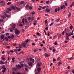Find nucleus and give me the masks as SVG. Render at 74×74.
<instances>
[{
	"label": "nucleus",
	"mask_w": 74,
	"mask_h": 74,
	"mask_svg": "<svg viewBox=\"0 0 74 74\" xmlns=\"http://www.w3.org/2000/svg\"><path fill=\"white\" fill-rule=\"evenodd\" d=\"M54 44L55 45H58V44H57V41H56L54 42Z\"/></svg>",
	"instance_id": "obj_40"
},
{
	"label": "nucleus",
	"mask_w": 74,
	"mask_h": 74,
	"mask_svg": "<svg viewBox=\"0 0 74 74\" xmlns=\"http://www.w3.org/2000/svg\"><path fill=\"white\" fill-rule=\"evenodd\" d=\"M4 3V1L3 0H1L0 1V3Z\"/></svg>",
	"instance_id": "obj_35"
},
{
	"label": "nucleus",
	"mask_w": 74,
	"mask_h": 74,
	"mask_svg": "<svg viewBox=\"0 0 74 74\" xmlns=\"http://www.w3.org/2000/svg\"><path fill=\"white\" fill-rule=\"evenodd\" d=\"M8 37L9 39H10V38H11V37L10 36H8Z\"/></svg>",
	"instance_id": "obj_58"
},
{
	"label": "nucleus",
	"mask_w": 74,
	"mask_h": 74,
	"mask_svg": "<svg viewBox=\"0 0 74 74\" xmlns=\"http://www.w3.org/2000/svg\"><path fill=\"white\" fill-rule=\"evenodd\" d=\"M11 8L12 9V10H14L16 9V6H14L13 5H12L11 6Z\"/></svg>",
	"instance_id": "obj_6"
},
{
	"label": "nucleus",
	"mask_w": 74,
	"mask_h": 74,
	"mask_svg": "<svg viewBox=\"0 0 74 74\" xmlns=\"http://www.w3.org/2000/svg\"><path fill=\"white\" fill-rule=\"evenodd\" d=\"M10 32H13V30H12V28H10Z\"/></svg>",
	"instance_id": "obj_29"
},
{
	"label": "nucleus",
	"mask_w": 74,
	"mask_h": 74,
	"mask_svg": "<svg viewBox=\"0 0 74 74\" xmlns=\"http://www.w3.org/2000/svg\"><path fill=\"white\" fill-rule=\"evenodd\" d=\"M26 44H27V43L26 42H24V43H22L21 44V45L23 46L24 47H25L26 45Z\"/></svg>",
	"instance_id": "obj_3"
},
{
	"label": "nucleus",
	"mask_w": 74,
	"mask_h": 74,
	"mask_svg": "<svg viewBox=\"0 0 74 74\" xmlns=\"http://www.w3.org/2000/svg\"><path fill=\"white\" fill-rule=\"evenodd\" d=\"M29 10H32V7L31 6H29Z\"/></svg>",
	"instance_id": "obj_57"
},
{
	"label": "nucleus",
	"mask_w": 74,
	"mask_h": 74,
	"mask_svg": "<svg viewBox=\"0 0 74 74\" xmlns=\"http://www.w3.org/2000/svg\"><path fill=\"white\" fill-rule=\"evenodd\" d=\"M29 7V6L28 5H27L26 6V8H28Z\"/></svg>",
	"instance_id": "obj_38"
},
{
	"label": "nucleus",
	"mask_w": 74,
	"mask_h": 74,
	"mask_svg": "<svg viewBox=\"0 0 74 74\" xmlns=\"http://www.w3.org/2000/svg\"><path fill=\"white\" fill-rule=\"evenodd\" d=\"M6 36H9V33H7L6 34Z\"/></svg>",
	"instance_id": "obj_56"
},
{
	"label": "nucleus",
	"mask_w": 74,
	"mask_h": 74,
	"mask_svg": "<svg viewBox=\"0 0 74 74\" xmlns=\"http://www.w3.org/2000/svg\"><path fill=\"white\" fill-rule=\"evenodd\" d=\"M62 64V62H58V65L59 66H60V64Z\"/></svg>",
	"instance_id": "obj_28"
},
{
	"label": "nucleus",
	"mask_w": 74,
	"mask_h": 74,
	"mask_svg": "<svg viewBox=\"0 0 74 74\" xmlns=\"http://www.w3.org/2000/svg\"><path fill=\"white\" fill-rule=\"evenodd\" d=\"M66 37L67 40H69V36H66Z\"/></svg>",
	"instance_id": "obj_36"
},
{
	"label": "nucleus",
	"mask_w": 74,
	"mask_h": 74,
	"mask_svg": "<svg viewBox=\"0 0 74 74\" xmlns=\"http://www.w3.org/2000/svg\"><path fill=\"white\" fill-rule=\"evenodd\" d=\"M45 56L46 57H49L50 56V55H49L48 54H47V53H46L45 54Z\"/></svg>",
	"instance_id": "obj_10"
},
{
	"label": "nucleus",
	"mask_w": 74,
	"mask_h": 74,
	"mask_svg": "<svg viewBox=\"0 0 74 74\" xmlns=\"http://www.w3.org/2000/svg\"><path fill=\"white\" fill-rule=\"evenodd\" d=\"M12 74H16V73H15V72H14V71H13V72H12Z\"/></svg>",
	"instance_id": "obj_64"
},
{
	"label": "nucleus",
	"mask_w": 74,
	"mask_h": 74,
	"mask_svg": "<svg viewBox=\"0 0 74 74\" xmlns=\"http://www.w3.org/2000/svg\"><path fill=\"white\" fill-rule=\"evenodd\" d=\"M69 18H70L71 17V13L70 12L68 15Z\"/></svg>",
	"instance_id": "obj_25"
},
{
	"label": "nucleus",
	"mask_w": 74,
	"mask_h": 74,
	"mask_svg": "<svg viewBox=\"0 0 74 74\" xmlns=\"http://www.w3.org/2000/svg\"><path fill=\"white\" fill-rule=\"evenodd\" d=\"M14 52H15L16 54H18V49H15L14 50Z\"/></svg>",
	"instance_id": "obj_15"
},
{
	"label": "nucleus",
	"mask_w": 74,
	"mask_h": 74,
	"mask_svg": "<svg viewBox=\"0 0 74 74\" xmlns=\"http://www.w3.org/2000/svg\"><path fill=\"white\" fill-rule=\"evenodd\" d=\"M3 20L2 19H0V22H3Z\"/></svg>",
	"instance_id": "obj_62"
},
{
	"label": "nucleus",
	"mask_w": 74,
	"mask_h": 74,
	"mask_svg": "<svg viewBox=\"0 0 74 74\" xmlns=\"http://www.w3.org/2000/svg\"><path fill=\"white\" fill-rule=\"evenodd\" d=\"M70 60H73V59H74V57H71L68 58Z\"/></svg>",
	"instance_id": "obj_24"
},
{
	"label": "nucleus",
	"mask_w": 74,
	"mask_h": 74,
	"mask_svg": "<svg viewBox=\"0 0 74 74\" xmlns=\"http://www.w3.org/2000/svg\"><path fill=\"white\" fill-rule=\"evenodd\" d=\"M61 36H62V35L59 34L58 36V38L59 39V38H61Z\"/></svg>",
	"instance_id": "obj_22"
},
{
	"label": "nucleus",
	"mask_w": 74,
	"mask_h": 74,
	"mask_svg": "<svg viewBox=\"0 0 74 74\" xmlns=\"http://www.w3.org/2000/svg\"><path fill=\"white\" fill-rule=\"evenodd\" d=\"M6 48H8V49H9L10 47L9 46H7L6 47Z\"/></svg>",
	"instance_id": "obj_63"
},
{
	"label": "nucleus",
	"mask_w": 74,
	"mask_h": 74,
	"mask_svg": "<svg viewBox=\"0 0 74 74\" xmlns=\"http://www.w3.org/2000/svg\"><path fill=\"white\" fill-rule=\"evenodd\" d=\"M34 19V17H32L31 19V21H33Z\"/></svg>",
	"instance_id": "obj_53"
},
{
	"label": "nucleus",
	"mask_w": 74,
	"mask_h": 74,
	"mask_svg": "<svg viewBox=\"0 0 74 74\" xmlns=\"http://www.w3.org/2000/svg\"><path fill=\"white\" fill-rule=\"evenodd\" d=\"M24 21H25V22H24ZM25 22L26 23H28L27 20V19H25L24 20V18H23L22 19V22L23 24V25H24V24H26L25 23Z\"/></svg>",
	"instance_id": "obj_1"
},
{
	"label": "nucleus",
	"mask_w": 74,
	"mask_h": 74,
	"mask_svg": "<svg viewBox=\"0 0 74 74\" xmlns=\"http://www.w3.org/2000/svg\"><path fill=\"white\" fill-rule=\"evenodd\" d=\"M11 38L13 39V38H14V34H12L11 36Z\"/></svg>",
	"instance_id": "obj_21"
},
{
	"label": "nucleus",
	"mask_w": 74,
	"mask_h": 74,
	"mask_svg": "<svg viewBox=\"0 0 74 74\" xmlns=\"http://www.w3.org/2000/svg\"><path fill=\"white\" fill-rule=\"evenodd\" d=\"M53 25V22L50 25V26H51L52 25Z\"/></svg>",
	"instance_id": "obj_48"
},
{
	"label": "nucleus",
	"mask_w": 74,
	"mask_h": 74,
	"mask_svg": "<svg viewBox=\"0 0 74 74\" xmlns=\"http://www.w3.org/2000/svg\"><path fill=\"white\" fill-rule=\"evenodd\" d=\"M15 26H16V25L14 24L13 25V26L12 27V29L13 30H15Z\"/></svg>",
	"instance_id": "obj_8"
},
{
	"label": "nucleus",
	"mask_w": 74,
	"mask_h": 74,
	"mask_svg": "<svg viewBox=\"0 0 74 74\" xmlns=\"http://www.w3.org/2000/svg\"><path fill=\"white\" fill-rule=\"evenodd\" d=\"M15 34H19L20 33V31L19 30H18V29H16L15 30Z\"/></svg>",
	"instance_id": "obj_2"
},
{
	"label": "nucleus",
	"mask_w": 74,
	"mask_h": 74,
	"mask_svg": "<svg viewBox=\"0 0 74 74\" xmlns=\"http://www.w3.org/2000/svg\"><path fill=\"white\" fill-rule=\"evenodd\" d=\"M5 5V3H4L2 4L1 5H2V6H4V5Z\"/></svg>",
	"instance_id": "obj_54"
},
{
	"label": "nucleus",
	"mask_w": 74,
	"mask_h": 74,
	"mask_svg": "<svg viewBox=\"0 0 74 74\" xmlns=\"http://www.w3.org/2000/svg\"><path fill=\"white\" fill-rule=\"evenodd\" d=\"M20 26H21V27H23V25L22 24L20 23L19 24Z\"/></svg>",
	"instance_id": "obj_42"
},
{
	"label": "nucleus",
	"mask_w": 74,
	"mask_h": 74,
	"mask_svg": "<svg viewBox=\"0 0 74 74\" xmlns=\"http://www.w3.org/2000/svg\"><path fill=\"white\" fill-rule=\"evenodd\" d=\"M59 10H60V7H58V8H56L55 10V12H56L58 11H59Z\"/></svg>",
	"instance_id": "obj_7"
},
{
	"label": "nucleus",
	"mask_w": 74,
	"mask_h": 74,
	"mask_svg": "<svg viewBox=\"0 0 74 74\" xmlns=\"http://www.w3.org/2000/svg\"><path fill=\"white\" fill-rule=\"evenodd\" d=\"M4 15H5V16H6V17H10V16L9 15H8L5 12L4 13Z\"/></svg>",
	"instance_id": "obj_11"
},
{
	"label": "nucleus",
	"mask_w": 74,
	"mask_h": 74,
	"mask_svg": "<svg viewBox=\"0 0 74 74\" xmlns=\"http://www.w3.org/2000/svg\"><path fill=\"white\" fill-rule=\"evenodd\" d=\"M23 3H24V1H22L20 2L21 4H23Z\"/></svg>",
	"instance_id": "obj_33"
},
{
	"label": "nucleus",
	"mask_w": 74,
	"mask_h": 74,
	"mask_svg": "<svg viewBox=\"0 0 74 74\" xmlns=\"http://www.w3.org/2000/svg\"><path fill=\"white\" fill-rule=\"evenodd\" d=\"M41 64H42V63H38L37 66L38 67H40V66L41 65Z\"/></svg>",
	"instance_id": "obj_13"
},
{
	"label": "nucleus",
	"mask_w": 74,
	"mask_h": 74,
	"mask_svg": "<svg viewBox=\"0 0 74 74\" xmlns=\"http://www.w3.org/2000/svg\"><path fill=\"white\" fill-rule=\"evenodd\" d=\"M29 60L31 62H32V57L30 58Z\"/></svg>",
	"instance_id": "obj_50"
},
{
	"label": "nucleus",
	"mask_w": 74,
	"mask_h": 74,
	"mask_svg": "<svg viewBox=\"0 0 74 74\" xmlns=\"http://www.w3.org/2000/svg\"><path fill=\"white\" fill-rule=\"evenodd\" d=\"M18 45V43H16L15 44H13V46H16V45Z\"/></svg>",
	"instance_id": "obj_46"
},
{
	"label": "nucleus",
	"mask_w": 74,
	"mask_h": 74,
	"mask_svg": "<svg viewBox=\"0 0 74 74\" xmlns=\"http://www.w3.org/2000/svg\"><path fill=\"white\" fill-rule=\"evenodd\" d=\"M60 21V18H58L56 20V22H59Z\"/></svg>",
	"instance_id": "obj_45"
},
{
	"label": "nucleus",
	"mask_w": 74,
	"mask_h": 74,
	"mask_svg": "<svg viewBox=\"0 0 74 74\" xmlns=\"http://www.w3.org/2000/svg\"><path fill=\"white\" fill-rule=\"evenodd\" d=\"M45 11H46L47 12H50V10L47 8L45 10Z\"/></svg>",
	"instance_id": "obj_16"
},
{
	"label": "nucleus",
	"mask_w": 74,
	"mask_h": 74,
	"mask_svg": "<svg viewBox=\"0 0 74 74\" xmlns=\"http://www.w3.org/2000/svg\"><path fill=\"white\" fill-rule=\"evenodd\" d=\"M4 45H5V46H7L8 45V43H5L3 44Z\"/></svg>",
	"instance_id": "obj_34"
},
{
	"label": "nucleus",
	"mask_w": 74,
	"mask_h": 74,
	"mask_svg": "<svg viewBox=\"0 0 74 74\" xmlns=\"http://www.w3.org/2000/svg\"><path fill=\"white\" fill-rule=\"evenodd\" d=\"M37 35V36H41V34L40 33H36Z\"/></svg>",
	"instance_id": "obj_17"
},
{
	"label": "nucleus",
	"mask_w": 74,
	"mask_h": 74,
	"mask_svg": "<svg viewBox=\"0 0 74 74\" xmlns=\"http://www.w3.org/2000/svg\"><path fill=\"white\" fill-rule=\"evenodd\" d=\"M22 44H21V45H19V48H22Z\"/></svg>",
	"instance_id": "obj_43"
},
{
	"label": "nucleus",
	"mask_w": 74,
	"mask_h": 74,
	"mask_svg": "<svg viewBox=\"0 0 74 74\" xmlns=\"http://www.w3.org/2000/svg\"><path fill=\"white\" fill-rule=\"evenodd\" d=\"M16 68H17V69H21L22 68V67L19 64L16 65Z\"/></svg>",
	"instance_id": "obj_4"
},
{
	"label": "nucleus",
	"mask_w": 74,
	"mask_h": 74,
	"mask_svg": "<svg viewBox=\"0 0 74 74\" xmlns=\"http://www.w3.org/2000/svg\"><path fill=\"white\" fill-rule=\"evenodd\" d=\"M38 49H35L34 50V52H37V51H38Z\"/></svg>",
	"instance_id": "obj_32"
},
{
	"label": "nucleus",
	"mask_w": 74,
	"mask_h": 74,
	"mask_svg": "<svg viewBox=\"0 0 74 74\" xmlns=\"http://www.w3.org/2000/svg\"><path fill=\"white\" fill-rule=\"evenodd\" d=\"M7 9H8V10L9 11H11V9H10V8H8Z\"/></svg>",
	"instance_id": "obj_41"
},
{
	"label": "nucleus",
	"mask_w": 74,
	"mask_h": 74,
	"mask_svg": "<svg viewBox=\"0 0 74 74\" xmlns=\"http://www.w3.org/2000/svg\"><path fill=\"white\" fill-rule=\"evenodd\" d=\"M28 21H30V19H31V17H30L29 16L28 17Z\"/></svg>",
	"instance_id": "obj_39"
},
{
	"label": "nucleus",
	"mask_w": 74,
	"mask_h": 74,
	"mask_svg": "<svg viewBox=\"0 0 74 74\" xmlns=\"http://www.w3.org/2000/svg\"><path fill=\"white\" fill-rule=\"evenodd\" d=\"M46 8V7L45 6H43L42 7V10H44V9H45Z\"/></svg>",
	"instance_id": "obj_55"
},
{
	"label": "nucleus",
	"mask_w": 74,
	"mask_h": 74,
	"mask_svg": "<svg viewBox=\"0 0 74 74\" xmlns=\"http://www.w3.org/2000/svg\"><path fill=\"white\" fill-rule=\"evenodd\" d=\"M41 68L40 67H38L37 68V71L38 72V73H39L40 71H41Z\"/></svg>",
	"instance_id": "obj_5"
},
{
	"label": "nucleus",
	"mask_w": 74,
	"mask_h": 74,
	"mask_svg": "<svg viewBox=\"0 0 74 74\" xmlns=\"http://www.w3.org/2000/svg\"><path fill=\"white\" fill-rule=\"evenodd\" d=\"M2 59L3 60H5V58L2 57Z\"/></svg>",
	"instance_id": "obj_59"
},
{
	"label": "nucleus",
	"mask_w": 74,
	"mask_h": 74,
	"mask_svg": "<svg viewBox=\"0 0 74 74\" xmlns=\"http://www.w3.org/2000/svg\"><path fill=\"white\" fill-rule=\"evenodd\" d=\"M10 52L11 53H13V52H14V51L13 50H11L10 51Z\"/></svg>",
	"instance_id": "obj_61"
},
{
	"label": "nucleus",
	"mask_w": 74,
	"mask_h": 74,
	"mask_svg": "<svg viewBox=\"0 0 74 74\" xmlns=\"http://www.w3.org/2000/svg\"><path fill=\"white\" fill-rule=\"evenodd\" d=\"M66 8V6H65V5H63L62 6H61L60 7V8L61 9V10H62L63 8Z\"/></svg>",
	"instance_id": "obj_12"
},
{
	"label": "nucleus",
	"mask_w": 74,
	"mask_h": 74,
	"mask_svg": "<svg viewBox=\"0 0 74 74\" xmlns=\"http://www.w3.org/2000/svg\"><path fill=\"white\" fill-rule=\"evenodd\" d=\"M69 30V29H67L66 28L65 29L64 32L65 33H67V31Z\"/></svg>",
	"instance_id": "obj_20"
},
{
	"label": "nucleus",
	"mask_w": 74,
	"mask_h": 74,
	"mask_svg": "<svg viewBox=\"0 0 74 74\" xmlns=\"http://www.w3.org/2000/svg\"><path fill=\"white\" fill-rule=\"evenodd\" d=\"M25 66L26 67V68H27L28 67V66H27L26 64H25Z\"/></svg>",
	"instance_id": "obj_44"
},
{
	"label": "nucleus",
	"mask_w": 74,
	"mask_h": 74,
	"mask_svg": "<svg viewBox=\"0 0 74 74\" xmlns=\"http://www.w3.org/2000/svg\"><path fill=\"white\" fill-rule=\"evenodd\" d=\"M25 70L26 71H29V70L27 69V68H25Z\"/></svg>",
	"instance_id": "obj_23"
},
{
	"label": "nucleus",
	"mask_w": 74,
	"mask_h": 74,
	"mask_svg": "<svg viewBox=\"0 0 74 74\" xmlns=\"http://www.w3.org/2000/svg\"><path fill=\"white\" fill-rule=\"evenodd\" d=\"M73 26L72 25H71L70 27V29H71V30H72V29H73Z\"/></svg>",
	"instance_id": "obj_49"
},
{
	"label": "nucleus",
	"mask_w": 74,
	"mask_h": 74,
	"mask_svg": "<svg viewBox=\"0 0 74 74\" xmlns=\"http://www.w3.org/2000/svg\"><path fill=\"white\" fill-rule=\"evenodd\" d=\"M65 36H69V34L67 32H66Z\"/></svg>",
	"instance_id": "obj_51"
},
{
	"label": "nucleus",
	"mask_w": 74,
	"mask_h": 74,
	"mask_svg": "<svg viewBox=\"0 0 74 74\" xmlns=\"http://www.w3.org/2000/svg\"><path fill=\"white\" fill-rule=\"evenodd\" d=\"M34 26H36V25H37V23H34Z\"/></svg>",
	"instance_id": "obj_47"
},
{
	"label": "nucleus",
	"mask_w": 74,
	"mask_h": 74,
	"mask_svg": "<svg viewBox=\"0 0 74 74\" xmlns=\"http://www.w3.org/2000/svg\"><path fill=\"white\" fill-rule=\"evenodd\" d=\"M4 37V35L1 34V39L2 40L3 38Z\"/></svg>",
	"instance_id": "obj_9"
},
{
	"label": "nucleus",
	"mask_w": 74,
	"mask_h": 74,
	"mask_svg": "<svg viewBox=\"0 0 74 74\" xmlns=\"http://www.w3.org/2000/svg\"><path fill=\"white\" fill-rule=\"evenodd\" d=\"M13 70L14 71H16V70H17V69L15 68H13Z\"/></svg>",
	"instance_id": "obj_26"
},
{
	"label": "nucleus",
	"mask_w": 74,
	"mask_h": 74,
	"mask_svg": "<svg viewBox=\"0 0 74 74\" xmlns=\"http://www.w3.org/2000/svg\"><path fill=\"white\" fill-rule=\"evenodd\" d=\"M5 39L7 41H8V38H7V37H6L5 38Z\"/></svg>",
	"instance_id": "obj_37"
},
{
	"label": "nucleus",
	"mask_w": 74,
	"mask_h": 74,
	"mask_svg": "<svg viewBox=\"0 0 74 74\" xmlns=\"http://www.w3.org/2000/svg\"><path fill=\"white\" fill-rule=\"evenodd\" d=\"M28 64L29 66H31L33 65V64L32 62H29L28 63Z\"/></svg>",
	"instance_id": "obj_14"
},
{
	"label": "nucleus",
	"mask_w": 74,
	"mask_h": 74,
	"mask_svg": "<svg viewBox=\"0 0 74 74\" xmlns=\"http://www.w3.org/2000/svg\"><path fill=\"white\" fill-rule=\"evenodd\" d=\"M32 62L33 63H34V59H32Z\"/></svg>",
	"instance_id": "obj_52"
},
{
	"label": "nucleus",
	"mask_w": 74,
	"mask_h": 74,
	"mask_svg": "<svg viewBox=\"0 0 74 74\" xmlns=\"http://www.w3.org/2000/svg\"><path fill=\"white\" fill-rule=\"evenodd\" d=\"M1 18H3V19H5V18L6 17L5 16H1Z\"/></svg>",
	"instance_id": "obj_18"
},
{
	"label": "nucleus",
	"mask_w": 74,
	"mask_h": 74,
	"mask_svg": "<svg viewBox=\"0 0 74 74\" xmlns=\"http://www.w3.org/2000/svg\"><path fill=\"white\" fill-rule=\"evenodd\" d=\"M16 10H20V8H17V7H16Z\"/></svg>",
	"instance_id": "obj_27"
},
{
	"label": "nucleus",
	"mask_w": 74,
	"mask_h": 74,
	"mask_svg": "<svg viewBox=\"0 0 74 74\" xmlns=\"http://www.w3.org/2000/svg\"><path fill=\"white\" fill-rule=\"evenodd\" d=\"M11 4V2H9L7 4V5H10V4Z\"/></svg>",
	"instance_id": "obj_30"
},
{
	"label": "nucleus",
	"mask_w": 74,
	"mask_h": 74,
	"mask_svg": "<svg viewBox=\"0 0 74 74\" xmlns=\"http://www.w3.org/2000/svg\"><path fill=\"white\" fill-rule=\"evenodd\" d=\"M43 48L44 51H47V48H45V47H43Z\"/></svg>",
	"instance_id": "obj_31"
},
{
	"label": "nucleus",
	"mask_w": 74,
	"mask_h": 74,
	"mask_svg": "<svg viewBox=\"0 0 74 74\" xmlns=\"http://www.w3.org/2000/svg\"><path fill=\"white\" fill-rule=\"evenodd\" d=\"M32 14L34 15V14H35V12H32Z\"/></svg>",
	"instance_id": "obj_60"
},
{
	"label": "nucleus",
	"mask_w": 74,
	"mask_h": 74,
	"mask_svg": "<svg viewBox=\"0 0 74 74\" xmlns=\"http://www.w3.org/2000/svg\"><path fill=\"white\" fill-rule=\"evenodd\" d=\"M4 62L3 61H0V64H4V63H3Z\"/></svg>",
	"instance_id": "obj_19"
}]
</instances>
